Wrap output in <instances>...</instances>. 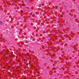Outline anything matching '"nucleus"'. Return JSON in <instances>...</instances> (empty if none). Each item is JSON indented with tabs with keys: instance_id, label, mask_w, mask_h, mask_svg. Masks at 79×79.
Listing matches in <instances>:
<instances>
[{
	"instance_id": "1",
	"label": "nucleus",
	"mask_w": 79,
	"mask_h": 79,
	"mask_svg": "<svg viewBox=\"0 0 79 79\" xmlns=\"http://www.w3.org/2000/svg\"><path fill=\"white\" fill-rule=\"evenodd\" d=\"M3 24V22L2 21H0V24L2 25Z\"/></svg>"
},
{
	"instance_id": "3",
	"label": "nucleus",
	"mask_w": 79,
	"mask_h": 79,
	"mask_svg": "<svg viewBox=\"0 0 79 79\" xmlns=\"http://www.w3.org/2000/svg\"><path fill=\"white\" fill-rule=\"evenodd\" d=\"M23 10H22V11H21V13H23Z\"/></svg>"
},
{
	"instance_id": "4",
	"label": "nucleus",
	"mask_w": 79,
	"mask_h": 79,
	"mask_svg": "<svg viewBox=\"0 0 79 79\" xmlns=\"http://www.w3.org/2000/svg\"><path fill=\"white\" fill-rule=\"evenodd\" d=\"M57 8H58V7H57Z\"/></svg>"
},
{
	"instance_id": "2",
	"label": "nucleus",
	"mask_w": 79,
	"mask_h": 79,
	"mask_svg": "<svg viewBox=\"0 0 79 79\" xmlns=\"http://www.w3.org/2000/svg\"><path fill=\"white\" fill-rule=\"evenodd\" d=\"M24 5H25V4H23L22 5V6H24Z\"/></svg>"
}]
</instances>
